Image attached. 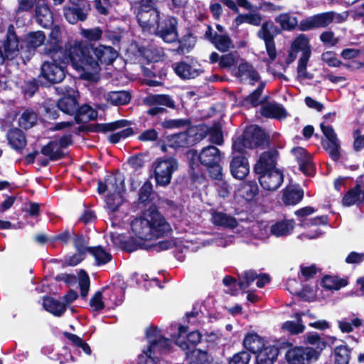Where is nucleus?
I'll return each instance as SVG.
<instances>
[{"mask_svg":"<svg viewBox=\"0 0 364 364\" xmlns=\"http://www.w3.org/2000/svg\"><path fill=\"white\" fill-rule=\"evenodd\" d=\"M139 24L144 31L154 33L166 43H173L178 37L177 20L167 17L160 23V12L156 7L154 0H139L134 3Z\"/></svg>","mask_w":364,"mask_h":364,"instance_id":"nucleus-1","label":"nucleus"},{"mask_svg":"<svg viewBox=\"0 0 364 364\" xmlns=\"http://www.w3.org/2000/svg\"><path fill=\"white\" fill-rule=\"evenodd\" d=\"M63 63L70 61L74 69L79 71L81 78L97 81L100 72L99 63L89 55V46L82 41H72L65 46L61 55Z\"/></svg>","mask_w":364,"mask_h":364,"instance_id":"nucleus-2","label":"nucleus"},{"mask_svg":"<svg viewBox=\"0 0 364 364\" xmlns=\"http://www.w3.org/2000/svg\"><path fill=\"white\" fill-rule=\"evenodd\" d=\"M131 228L134 235L141 240H151L169 233L170 225L155 210L145 211L142 216L135 218Z\"/></svg>","mask_w":364,"mask_h":364,"instance_id":"nucleus-3","label":"nucleus"},{"mask_svg":"<svg viewBox=\"0 0 364 364\" xmlns=\"http://www.w3.org/2000/svg\"><path fill=\"white\" fill-rule=\"evenodd\" d=\"M97 191L100 193L108 192L105 200L107 208L111 212L117 211L124 202L123 193L125 191V186L123 176H107L105 183H98Z\"/></svg>","mask_w":364,"mask_h":364,"instance_id":"nucleus-4","label":"nucleus"},{"mask_svg":"<svg viewBox=\"0 0 364 364\" xmlns=\"http://www.w3.org/2000/svg\"><path fill=\"white\" fill-rule=\"evenodd\" d=\"M301 51V55L298 61L297 76L301 80L310 79L311 76L306 71L307 63L311 55V47L309 39L305 34L299 35L291 45V51L289 54L290 62L296 58V53Z\"/></svg>","mask_w":364,"mask_h":364,"instance_id":"nucleus-5","label":"nucleus"},{"mask_svg":"<svg viewBox=\"0 0 364 364\" xmlns=\"http://www.w3.org/2000/svg\"><path fill=\"white\" fill-rule=\"evenodd\" d=\"M154 178L158 185L166 186L170 183L173 173L178 168L173 158L159 159L153 164Z\"/></svg>","mask_w":364,"mask_h":364,"instance_id":"nucleus-6","label":"nucleus"},{"mask_svg":"<svg viewBox=\"0 0 364 364\" xmlns=\"http://www.w3.org/2000/svg\"><path fill=\"white\" fill-rule=\"evenodd\" d=\"M63 63L60 58L54 60L51 58V60L45 61L41 65V75L43 78L51 83H58L61 82L65 76V71L61 63Z\"/></svg>","mask_w":364,"mask_h":364,"instance_id":"nucleus-7","label":"nucleus"},{"mask_svg":"<svg viewBox=\"0 0 364 364\" xmlns=\"http://www.w3.org/2000/svg\"><path fill=\"white\" fill-rule=\"evenodd\" d=\"M320 354L311 348L296 347L289 349L286 358L289 364H309L311 360H317Z\"/></svg>","mask_w":364,"mask_h":364,"instance_id":"nucleus-8","label":"nucleus"},{"mask_svg":"<svg viewBox=\"0 0 364 364\" xmlns=\"http://www.w3.org/2000/svg\"><path fill=\"white\" fill-rule=\"evenodd\" d=\"M245 144L248 149L264 147L268 145L269 140L264 131L256 125L247 127L243 134Z\"/></svg>","mask_w":364,"mask_h":364,"instance_id":"nucleus-9","label":"nucleus"},{"mask_svg":"<svg viewBox=\"0 0 364 364\" xmlns=\"http://www.w3.org/2000/svg\"><path fill=\"white\" fill-rule=\"evenodd\" d=\"M176 344L182 350H186L193 347L200 341L201 334L198 331L187 333V328L180 326L178 328V333L173 336Z\"/></svg>","mask_w":364,"mask_h":364,"instance_id":"nucleus-10","label":"nucleus"},{"mask_svg":"<svg viewBox=\"0 0 364 364\" xmlns=\"http://www.w3.org/2000/svg\"><path fill=\"white\" fill-rule=\"evenodd\" d=\"M230 171L234 178L245 179L250 173V164L247 159L242 154L235 153L230 161Z\"/></svg>","mask_w":364,"mask_h":364,"instance_id":"nucleus-11","label":"nucleus"},{"mask_svg":"<svg viewBox=\"0 0 364 364\" xmlns=\"http://www.w3.org/2000/svg\"><path fill=\"white\" fill-rule=\"evenodd\" d=\"M257 173L259 175V181L261 186L269 191L277 190L282 185L284 180L283 173L279 170Z\"/></svg>","mask_w":364,"mask_h":364,"instance_id":"nucleus-12","label":"nucleus"},{"mask_svg":"<svg viewBox=\"0 0 364 364\" xmlns=\"http://www.w3.org/2000/svg\"><path fill=\"white\" fill-rule=\"evenodd\" d=\"M61 31L58 26H54L50 33L49 40L44 48V53L53 58L55 60L60 58L63 50L60 48Z\"/></svg>","mask_w":364,"mask_h":364,"instance_id":"nucleus-13","label":"nucleus"},{"mask_svg":"<svg viewBox=\"0 0 364 364\" xmlns=\"http://www.w3.org/2000/svg\"><path fill=\"white\" fill-rule=\"evenodd\" d=\"M274 28L273 23L269 22L264 23L258 31V36L265 43L266 50L270 60H274L277 55L272 30Z\"/></svg>","mask_w":364,"mask_h":364,"instance_id":"nucleus-14","label":"nucleus"},{"mask_svg":"<svg viewBox=\"0 0 364 364\" xmlns=\"http://www.w3.org/2000/svg\"><path fill=\"white\" fill-rule=\"evenodd\" d=\"M331 23V14L329 12L318 14L308 17L300 22L301 31H309L315 28L326 27Z\"/></svg>","mask_w":364,"mask_h":364,"instance_id":"nucleus-15","label":"nucleus"},{"mask_svg":"<svg viewBox=\"0 0 364 364\" xmlns=\"http://www.w3.org/2000/svg\"><path fill=\"white\" fill-rule=\"evenodd\" d=\"M291 153L299 163L300 170L305 175H312L314 172V165L311 160V156L302 147L293 149Z\"/></svg>","mask_w":364,"mask_h":364,"instance_id":"nucleus-16","label":"nucleus"},{"mask_svg":"<svg viewBox=\"0 0 364 364\" xmlns=\"http://www.w3.org/2000/svg\"><path fill=\"white\" fill-rule=\"evenodd\" d=\"M277 156L278 152L276 150H270L262 153L255 166V172L264 173V171L278 170L276 168Z\"/></svg>","mask_w":364,"mask_h":364,"instance_id":"nucleus-17","label":"nucleus"},{"mask_svg":"<svg viewBox=\"0 0 364 364\" xmlns=\"http://www.w3.org/2000/svg\"><path fill=\"white\" fill-rule=\"evenodd\" d=\"M177 75L183 79H191L198 76L201 73L200 65L196 62H180L173 65Z\"/></svg>","mask_w":364,"mask_h":364,"instance_id":"nucleus-18","label":"nucleus"},{"mask_svg":"<svg viewBox=\"0 0 364 364\" xmlns=\"http://www.w3.org/2000/svg\"><path fill=\"white\" fill-rule=\"evenodd\" d=\"M14 27L11 25L7 33V39L4 43V55L8 60H13L19 54L18 39L14 32Z\"/></svg>","mask_w":364,"mask_h":364,"instance_id":"nucleus-19","label":"nucleus"},{"mask_svg":"<svg viewBox=\"0 0 364 364\" xmlns=\"http://www.w3.org/2000/svg\"><path fill=\"white\" fill-rule=\"evenodd\" d=\"M197 158L202 165L207 167L220 163L221 155L217 147L208 146L200 151Z\"/></svg>","mask_w":364,"mask_h":364,"instance_id":"nucleus-20","label":"nucleus"},{"mask_svg":"<svg viewBox=\"0 0 364 364\" xmlns=\"http://www.w3.org/2000/svg\"><path fill=\"white\" fill-rule=\"evenodd\" d=\"M93 53L97 58L96 61L102 63L111 64L117 58V52L111 46L99 45L92 48Z\"/></svg>","mask_w":364,"mask_h":364,"instance_id":"nucleus-21","label":"nucleus"},{"mask_svg":"<svg viewBox=\"0 0 364 364\" xmlns=\"http://www.w3.org/2000/svg\"><path fill=\"white\" fill-rule=\"evenodd\" d=\"M304 197L303 190L296 185L287 186L283 191L282 201L287 205H296Z\"/></svg>","mask_w":364,"mask_h":364,"instance_id":"nucleus-22","label":"nucleus"},{"mask_svg":"<svg viewBox=\"0 0 364 364\" xmlns=\"http://www.w3.org/2000/svg\"><path fill=\"white\" fill-rule=\"evenodd\" d=\"M101 96L103 97L107 102L117 106L125 105L130 100V95L126 91H115L107 93L102 91L99 94V98H101Z\"/></svg>","mask_w":364,"mask_h":364,"instance_id":"nucleus-23","label":"nucleus"},{"mask_svg":"<svg viewBox=\"0 0 364 364\" xmlns=\"http://www.w3.org/2000/svg\"><path fill=\"white\" fill-rule=\"evenodd\" d=\"M46 40V36L42 31H34L28 33L23 40L26 47V52H33L38 47L43 45Z\"/></svg>","mask_w":364,"mask_h":364,"instance_id":"nucleus-24","label":"nucleus"},{"mask_svg":"<svg viewBox=\"0 0 364 364\" xmlns=\"http://www.w3.org/2000/svg\"><path fill=\"white\" fill-rule=\"evenodd\" d=\"M144 102L148 106L175 107L174 101L167 95H150L144 99Z\"/></svg>","mask_w":364,"mask_h":364,"instance_id":"nucleus-25","label":"nucleus"},{"mask_svg":"<svg viewBox=\"0 0 364 364\" xmlns=\"http://www.w3.org/2000/svg\"><path fill=\"white\" fill-rule=\"evenodd\" d=\"M7 139L11 146L21 151L26 145V139L22 131L18 129H13L8 132Z\"/></svg>","mask_w":364,"mask_h":364,"instance_id":"nucleus-26","label":"nucleus"},{"mask_svg":"<svg viewBox=\"0 0 364 364\" xmlns=\"http://www.w3.org/2000/svg\"><path fill=\"white\" fill-rule=\"evenodd\" d=\"M257 364H273L279 353L278 348L274 346H266L257 352Z\"/></svg>","mask_w":364,"mask_h":364,"instance_id":"nucleus-27","label":"nucleus"},{"mask_svg":"<svg viewBox=\"0 0 364 364\" xmlns=\"http://www.w3.org/2000/svg\"><path fill=\"white\" fill-rule=\"evenodd\" d=\"M244 347L249 351L257 353L264 346V340L257 333H247L243 340Z\"/></svg>","mask_w":364,"mask_h":364,"instance_id":"nucleus-28","label":"nucleus"},{"mask_svg":"<svg viewBox=\"0 0 364 364\" xmlns=\"http://www.w3.org/2000/svg\"><path fill=\"white\" fill-rule=\"evenodd\" d=\"M294 227L293 220H284L275 223L271 226L270 231L276 237H284L289 235Z\"/></svg>","mask_w":364,"mask_h":364,"instance_id":"nucleus-29","label":"nucleus"},{"mask_svg":"<svg viewBox=\"0 0 364 364\" xmlns=\"http://www.w3.org/2000/svg\"><path fill=\"white\" fill-rule=\"evenodd\" d=\"M237 76L241 80H250L252 84L259 79L257 72L252 65L247 63H242L239 65Z\"/></svg>","mask_w":364,"mask_h":364,"instance_id":"nucleus-30","label":"nucleus"},{"mask_svg":"<svg viewBox=\"0 0 364 364\" xmlns=\"http://www.w3.org/2000/svg\"><path fill=\"white\" fill-rule=\"evenodd\" d=\"M348 282L345 279L338 278L336 276H325L322 279L321 286L326 290L330 291H338L341 288L346 287Z\"/></svg>","mask_w":364,"mask_h":364,"instance_id":"nucleus-31","label":"nucleus"},{"mask_svg":"<svg viewBox=\"0 0 364 364\" xmlns=\"http://www.w3.org/2000/svg\"><path fill=\"white\" fill-rule=\"evenodd\" d=\"M43 305L47 311L56 316H60L66 310L65 304L51 297H45Z\"/></svg>","mask_w":364,"mask_h":364,"instance_id":"nucleus-32","label":"nucleus"},{"mask_svg":"<svg viewBox=\"0 0 364 364\" xmlns=\"http://www.w3.org/2000/svg\"><path fill=\"white\" fill-rule=\"evenodd\" d=\"M57 106L60 110L69 115L75 114L78 108L76 99L71 96L62 97L59 100Z\"/></svg>","mask_w":364,"mask_h":364,"instance_id":"nucleus-33","label":"nucleus"},{"mask_svg":"<svg viewBox=\"0 0 364 364\" xmlns=\"http://www.w3.org/2000/svg\"><path fill=\"white\" fill-rule=\"evenodd\" d=\"M364 200V190L360 186L350 190L343 199L345 205L350 206Z\"/></svg>","mask_w":364,"mask_h":364,"instance_id":"nucleus-34","label":"nucleus"},{"mask_svg":"<svg viewBox=\"0 0 364 364\" xmlns=\"http://www.w3.org/2000/svg\"><path fill=\"white\" fill-rule=\"evenodd\" d=\"M88 252L94 257L95 263L98 266L108 263L112 257L111 254L101 246L90 247Z\"/></svg>","mask_w":364,"mask_h":364,"instance_id":"nucleus-35","label":"nucleus"},{"mask_svg":"<svg viewBox=\"0 0 364 364\" xmlns=\"http://www.w3.org/2000/svg\"><path fill=\"white\" fill-rule=\"evenodd\" d=\"M211 221L213 224L218 226L231 228L237 226V221L234 218L220 212H213L212 213Z\"/></svg>","mask_w":364,"mask_h":364,"instance_id":"nucleus-36","label":"nucleus"},{"mask_svg":"<svg viewBox=\"0 0 364 364\" xmlns=\"http://www.w3.org/2000/svg\"><path fill=\"white\" fill-rule=\"evenodd\" d=\"M294 317L296 321H287L282 324V328L291 334L302 333L305 329L303 319L300 313L296 314Z\"/></svg>","mask_w":364,"mask_h":364,"instance_id":"nucleus-37","label":"nucleus"},{"mask_svg":"<svg viewBox=\"0 0 364 364\" xmlns=\"http://www.w3.org/2000/svg\"><path fill=\"white\" fill-rule=\"evenodd\" d=\"M262 115L269 118L282 119L286 117L285 110L276 104H267L261 108Z\"/></svg>","mask_w":364,"mask_h":364,"instance_id":"nucleus-38","label":"nucleus"},{"mask_svg":"<svg viewBox=\"0 0 364 364\" xmlns=\"http://www.w3.org/2000/svg\"><path fill=\"white\" fill-rule=\"evenodd\" d=\"M75 120L78 122H87L90 120L95 119L97 117V112L88 105H84L77 108Z\"/></svg>","mask_w":364,"mask_h":364,"instance_id":"nucleus-39","label":"nucleus"},{"mask_svg":"<svg viewBox=\"0 0 364 364\" xmlns=\"http://www.w3.org/2000/svg\"><path fill=\"white\" fill-rule=\"evenodd\" d=\"M186 358L189 364H205L208 361V355L205 350L192 348L188 350Z\"/></svg>","mask_w":364,"mask_h":364,"instance_id":"nucleus-40","label":"nucleus"},{"mask_svg":"<svg viewBox=\"0 0 364 364\" xmlns=\"http://www.w3.org/2000/svg\"><path fill=\"white\" fill-rule=\"evenodd\" d=\"M64 16L67 21L73 24L78 21H83L87 18V14L82 9L77 7H65L64 8Z\"/></svg>","mask_w":364,"mask_h":364,"instance_id":"nucleus-41","label":"nucleus"},{"mask_svg":"<svg viewBox=\"0 0 364 364\" xmlns=\"http://www.w3.org/2000/svg\"><path fill=\"white\" fill-rule=\"evenodd\" d=\"M211 42L222 52H225L233 47L232 40L228 35L215 33L211 38Z\"/></svg>","mask_w":364,"mask_h":364,"instance_id":"nucleus-42","label":"nucleus"},{"mask_svg":"<svg viewBox=\"0 0 364 364\" xmlns=\"http://www.w3.org/2000/svg\"><path fill=\"white\" fill-rule=\"evenodd\" d=\"M36 18L40 24L43 26H47L52 22V14L49 8L46 6H38L36 10Z\"/></svg>","mask_w":364,"mask_h":364,"instance_id":"nucleus-43","label":"nucleus"},{"mask_svg":"<svg viewBox=\"0 0 364 364\" xmlns=\"http://www.w3.org/2000/svg\"><path fill=\"white\" fill-rule=\"evenodd\" d=\"M36 122L37 114L29 109L23 112L18 119L20 127L25 129L31 128Z\"/></svg>","mask_w":364,"mask_h":364,"instance_id":"nucleus-44","label":"nucleus"},{"mask_svg":"<svg viewBox=\"0 0 364 364\" xmlns=\"http://www.w3.org/2000/svg\"><path fill=\"white\" fill-rule=\"evenodd\" d=\"M276 21L284 30H291L298 24L297 18L289 14H282L277 17Z\"/></svg>","mask_w":364,"mask_h":364,"instance_id":"nucleus-45","label":"nucleus"},{"mask_svg":"<svg viewBox=\"0 0 364 364\" xmlns=\"http://www.w3.org/2000/svg\"><path fill=\"white\" fill-rule=\"evenodd\" d=\"M262 18L257 14H240L235 19L237 26H240L243 23H248L253 26H259L261 23Z\"/></svg>","mask_w":364,"mask_h":364,"instance_id":"nucleus-46","label":"nucleus"},{"mask_svg":"<svg viewBox=\"0 0 364 364\" xmlns=\"http://www.w3.org/2000/svg\"><path fill=\"white\" fill-rule=\"evenodd\" d=\"M322 145L332 159L336 161L339 159L340 144L338 139L331 141H323Z\"/></svg>","mask_w":364,"mask_h":364,"instance_id":"nucleus-47","label":"nucleus"},{"mask_svg":"<svg viewBox=\"0 0 364 364\" xmlns=\"http://www.w3.org/2000/svg\"><path fill=\"white\" fill-rule=\"evenodd\" d=\"M188 144V136L184 132L172 135L168 139V145L173 148L183 147Z\"/></svg>","mask_w":364,"mask_h":364,"instance_id":"nucleus-48","label":"nucleus"},{"mask_svg":"<svg viewBox=\"0 0 364 364\" xmlns=\"http://www.w3.org/2000/svg\"><path fill=\"white\" fill-rule=\"evenodd\" d=\"M335 364H348L350 351L346 346H339L334 350Z\"/></svg>","mask_w":364,"mask_h":364,"instance_id":"nucleus-49","label":"nucleus"},{"mask_svg":"<svg viewBox=\"0 0 364 364\" xmlns=\"http://www.w3.org/2000/svg\"><path fill=\"white\" fill-rule=\"evenodd\" d=\"M338 328L343 333H350L353 330V326L359 327L362 324V321L358 318H354L350 321L346 318L339 320L338 321Z\"/></svg>","mask_w":364,"mask_h":364,"instance_id":"nucleus-50","label":"nucleus"},{"mask_svg":"<svg viewBox=\"0 0 364 364\" xmlns=\"http://www.w3.org/2000/svg\"><path fill=\"white\" fill-rule=\"evenodd\" d=\"M208 134L209 139L212 143L220 145L223 142V135L221 130V127L219 124H214L208 129Z\"/></svg>","mask_w":364,"mask_h":364,"instance_id":"nucleus-51","label":"nucleus"},{"mask_svg":"<svg viewBox=\"0 0 364 364\" xmlns=\"http://www.w3.org/2000/svg\"><path fill=\"white\" fill-rule=\"evenodd\" d=\"M257 273L252 270H249L242 273L240 277V281L237 282L241 289H245L256 279Z\"/></svg>","mask_w":364,"mask_h":364,"instance_id":"nucleus-52","label":"nucleus"},{"mask_svg":"<svg viewBox=\"0 0 364 364\" xmlns=\"http://www.w3.org/2000/svg\"><path fill=\"white\" fill-rule=\"evenodd\" d=\"M65 336L75 346L80 348L85 352V353H86L87 355H90L91 349L90 346L81 338L70 333H65Z\"/></svg>","mask_w":364,"mask_h":364,"instance_id":"nucleus-53","label":"nucleus"},{"mask_svg":"<svg viewBox=\"0 0 364 364\" xmlns=\"http://www.w3.org/2000/svg\"><path fill=\"white\" fill-rule=\"evenodd\" d=\"M233 242V237L231 235H218L215 237L205 242V245L215 244L218 247H225Z\"/></svg>","mask_w":364,"mask_h":364,"instance_id":"nucleus-54","label":"nucleus"},{"mask_svg":"<svg viewBox=\"0 0 364 364\" xmlns=\"http://www.w3.org/2000/svg\"><path fill=\"white\" fill-rule=\"evenodd\" d=\"M142 54L148 61H159L162 57L163 51L159 48L149 46L144 48Z\"/></svg>","mask_w":364,"mask_h":364,"instance_id":"nucleus-55","label":"nucleus"},{"mask_svg":"<svg viewBox=\"0 0 364 364\" xmlns=\"http://www.w3.org/2000/svg\"><path fill=\"white\" fill-rule=\"evenodd\" d=\"M80 34L90 42L97 41L102 37V31L99 28H82L80 31Z\"/></svg>","mask_w":364,"mask_h":364,"instance_id":"nucleus-56","label":"nucleus"},{"mask_svg":"<svg viewBox=\"0 0 364 364\" xmlns=\"http://www.w3.org/2000/svg\"><path fill=\"white\" fill-rule=\"evenodd\" d=\"M196 43V40L191 35L185 36L180 41L178 50L181 53H186L193 48Z\"/></svg>","mask_w":364,"mask_h":364,"instance_id":"nucleus-57","label":"nucleus"},{"mask_svg":"<svg viewBox=\"0 0 364 364\" xmlns=\"http://www.w3.org/2000/svg\"><path fill=\"white\" fill-rule=\"evenodd\" d=\"M107 289H104L103 291H97L91 298L90 304L92 309L95 311H100L104 309L105 304L103 301L102 292H106Z\"/></svg>","mask_w":364,"mask_h":364,"instance_id":"nucleus-58","label":"nucleus"},{"mask_svg":"<svg viewBox=\"0 0 364 364\" xmlns=\"http://www.w3.org/2000/svg\"><path fill=\"white\" fill-rule=\"evenodd\" d=\"M239 55L236 53H228L220 57L219 65L221 68H229L237 63Z\"/></svg>","mask_w":364,"mask_h":364,"instance_id":"nucleus-59","label":"nucleus"},{"mask_svg":"<svg viewBox=\"0 0 364 364\" xmlns=\"http://www.w3.org/2000/svg\"><path fill=\"white\" fill-rule=\"evenodd\" d=\"M79 286L82 297H86L90 289V278L84 271H81L79 275Z\"/></svg>","mask_w":364,"mask_h":364,"instance_id":"nucleus-60","label":"nucleus"},{"mask_svg":"<svg viewBox=\"0 0 364 364\" xmlns=\"http://www.w3.org/2000/svg\"><path fill=\"white\" fill-rule=\"evenodd\" d=\"M41 153L47 156L51 160L57 159L60 157V152L57 150V144L55 142H50L41 149Z\"/></svg>","mask_w":364,"mask_h":364,"instance_id":"nucleus-61","label":"nucleus"},{"mask_svg":"<svg viewBox=\"0 0 364 364\" xmlns=\"http://www.w3.org/2000/svg\"><path fill=\"white\" fill-rule=\"evenodd\" d=\"M264 87V84L262 82L254 92H252L250 95L247 97L246 101L253 107L259 105L261 103L259 97L263 91Z\"/></svg>","mask_w":364,"mask_h":364,"instance_id":"nucleus-62","label":"nucleus"},{"mask_svg":"<svg viewBox=\"0 0 364 364\" xmlns=\"http://www.w3.org/2000/svg\"><path fill=\"white\" fill-rule=\"evenodd\" d=\"M127 125H129L128 121L119 120L111 123L101 124L100 130L102 132L114 131L122 127H125Z\"/></svg>","mask_w":364,"mask_h":364,"instance_id":"nucleus-63","label":"nucleus"},{"mask_svg":"<svg viewBox=\"0 0 364 364\" xmlns=\"http://www.w3.org/2000/svg\"><path fill=\"white\" fill-rule=\"evenodd\" d=\"M250 360V355L246 351H241L232 356L229 364H247Z\"/></svg>","mask_w":364,"mask_h":364,"instance_id":"nucleus-64","label":"nucleus"}]
</instances>
